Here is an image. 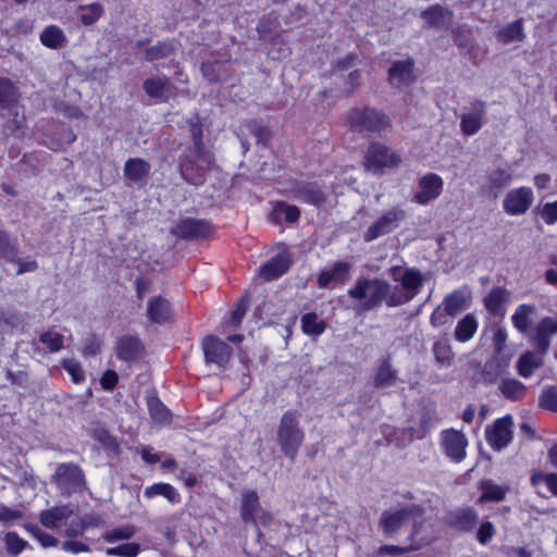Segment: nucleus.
Listing matches in <instances>:
<instances>
[{
  "instance_id": "obj_19",
  "label": "nucleus",
  "mask_w": 557,
  "mask_h": 557,
  "mask_svg": "<svg viewBox=\"0 0 557 557\" xmlns=\"http://www.w3.org/2000/svg\"><path fill=\"white\" fill-rule=\"evenodd\" d=\"M510 302V293L502 287L493 288L484 298L485 308L494 315L504 317L507 305Z\"/></svg>"
},
{
  "instance_id": "obj_56",
  "label": "nucleus",
  "mask_w": 557,
  "mask_h": 557,
  "mask_svg": "<svg viewBox=\"0 0 557 557\" xmlns=\"http://www.w3.org/2000/svg\"><path fill=\"white\" fill-rule=\"evenodd\" d=\"M0 256L13 260L15 252L11 246L8 235L4 232H0Z\"/></svg>"
},
{
  "instance_id": "obj_42",
  "label": "nucleus",
  "mask_w": 557,
  "mask_h": 557,
  "mask_svg": "<svg viewBox=\"0 0 557 557\" xmlns=\"http://www.w3.org/2000/svg\"><path fill=\"white\" fill-rule=\"evenodd\" d=\"M511 181L512 171L509 168H497L488 174V182L492 188H502Z\"/></svg>"
},
{
  "instance_id": "obj_47",
  "label": "nucleus",
  "mask_w": 557,
  "mask_h": 557,
  "mask_svg": "<svg viewBox=\"0 0 557 557\" xmlns=\"http://www.w3.org/2000/svg\"><path fill=\"white\" fill-rule=\"evenodd\" d=\"M433 352L436 360L443 366H449L453 361L450 346L445 342H436L433 346Z\"/></svg>"
},
{
  "instance_id": "obj_25",
  "label": "nucleus",
  "mask_w": 557,
  "mask_h": 557,
  "mask_svg": "<svg viewBox=\"0 0 557 557\" xmlns=\"http://www.w3.org/2000/svg\"><path fill=\"white\" fill-rule=\"evenodd\" d=\"M480 490L482 492L478 503L482 504L485 502H500L505 498L508 493V486L498 485L490 480L482 481L480 484Z\"/></svg>"
},
{
  "instance_id": "obj_31",
  "label": "nucleus",
  "mask_w": 557,
  "mask_h": 557,
  "mask_svg": "<svg viewBox=\"0 0 557 557\" xmlns=\"http://www.w3.org/2000/svg\"><path fill=\"white\" fill-rule=\"evenodd\" d=\"M148 409L154 423L164 425L171 422L172 414L170 410L157 397L148 398Z\"/></svg>"
},
{
  "instance_id": "obj_44",
  "label": "nucleus",
  "mask_w": 557,
  "mask_h": 557,
  "mask_svg": "<svg viewBox=\"0 0 557 557\" xmlns=\"http://www.w3.org/2000/svg\"><path fill=\"white\" fill-rule=\"evenodd\" d=\"M423 18L429 25H442L449 17V13L441 7H432L422 13Z\"/></svg>"
},
{
  "instance_id": "obj_55",
  "label": "nucleus",
  "mask_w": 557,
  "mask_h": 557,
  "mask_svg": "<svg viewBox=\"0 0 557 557\" xmlns=\"http://www.w3.org/2000/svg\"><path fill=\"white\" fill-rule=\"evenodd\" d=\"M30 531L44 547H50L57 544V540L52 535L45 533L37 527H33Z\"/></svg>"
},
{
  "instance_id": "obj_22",
  "label": "nucleus",
  "mask_w": 557,
  "mask_h": 557,
  "mask_svg": "<svg viewBox=\"0 0 557 557\" xmlns=\"http://www.w3.org/2000/svg\"><path fill=\"white\" fill-rule=\"evenodd\" d=\"M147 314L152 322L164 323L172 314L170 304L162 297H153L148 302Z\"/></svg>"
},
{
  "instance_id": "obj_39",
  "label": "nucleus",
  "mask_w": 557,
  "mask_h": 557,
  "mask_svg": "<svg viewBox=\"0 0 557 557\" xmlns=\"http://www.w3.org/2000/svg\"><path fill=\"white\" fill-rule=\"evenodd\" d=\"M18 98V91L17 88L14 86V84L7 79L1 78L0 79V104L2 107H10L11 104L15 103Z\"/></svg>"
},
{
  "instance_id": "obj_7",
  "label": "nucleus",
  "mask_w": 557,
  "mask_h": 557,
  "mask_svg": "<svg viewBox=\"0 0 557 557\" xmlns=\"http://www.w3.org/2000/svg\"><path fill=\"white\" fill-rule=\"evenodd\" d=\"M401 162L400 156L388 147L373 143L368 148L364 168L374 174H381L386 169L397 168Z\"/></svg>"
},
{
  "instance_id": "obj_58",
  "label": "nucleus",
  "mask_w": 557,
  "mask_h": 557,
  "mask_svg": "<svg viewBox=\"0 0 557 557\" xmlns=\"http://www.w3.org/2000/svg\"><path fill=\"white\" fill-rule=\"evenodd\" d=\"M100 383L103 388L111 389L117 383V374L114 371H107L103 373Z\"/></svg>"
},
{
  "instance_id": "obj_26",
  "label": "nucleus",
  "mask_w": 557,
  "mask_h": 557,
  "mask_svg": "<svg viewBox=\"0 0 557 557\" xmlns=\"http://www.w3.org/2000/svg\"><path fill=\"white\" fill-rule=\"evenodd\" d=\"M144 495L147 498L163 496L172 504H177L181 502V495L177 490L168 483H154L150 486H147L144 491Z\"/></svg>"
},
{
  "instance_id": "obj_34",
  "label": "nucleus",
  "mask_w": 557,
  "mask_h": 557,
  "mask_svg": "<svg viewBox=\"0 0 557 557\" xmlns=\"http://www.w3.org/2000/svg\"><path fill=\"white\" fill-rule=\"evenodd\" d=\"M325 322L315 313H307L301 318L302 332L309 336L318 337L325 330Z\"/></svg>"
},
{
  "instance_id": "obj_51",
  "label": "nucleus",
  "mask_w": 557,
  "mask_h": 557,
  "mask_svg": "<svg viewBox=\"0 0 557 557\" xmlns=\"http://www.w3.org/2000/svg\"><path fill=\"white\" fill-rule=\"evenodd\" d=\"M541 407L557 411V387L546 388L540 397Z\"/></svg>"
},
{
  "instance_id": "obj_24",
  "label": "nucleus",
  "mask_w": 557,
  "mask_h": 557,
  "mask_svg": "<svg viewBox=\"0 0 557 557\" xmlns=\"http://www.w3.org/2000/svg\"><path fill=\"white\" fill-rule=\"evenodd\" d=\"M469 294L463 290H455L445 297L441 304L449 317L457 315L460 311L467 309L469 301Z\"/></svg>"
},
{
  "instance_id": "obj_15",
  "label": "nucleus",
  "mask_w": 557,
  "mask_h": 557,
  "mask_svg": "<svg viewBox=\"0 0 557 557\" xmlns=\"http://www.w3.org/2000/svg\"><path fill=\"white\" fill-rule=\"evenodd\" d=\"M206 360L223 366L231 357V347L216 336H208L202 342Z\"/></svg>"
},
{
  "instance_id": "obj_21",
  "label": "nucleus",
  "mask_w": 557,
  "mask_h": 557,
  "mask_svg": "<svg viewBox=\"0 0 557 557\" xmlns=\"http://www.w3.org/2000/svg\"><path fill=\"white\" fill-rule=\"evenodd\" d=\"M39 40L42 46L52 50L62 49L67 42L64 32L57 25L46 26L39 35Z\"/></svg>"
},
{
  "instance_id": "obj_16",
  "label": "nucleus",
  "mask_w": 557,
  "mask_h": 557,
  "mask_svg": "<svg viewBox=\"0 0 557 557\" xmlns=\"http://www.w3.org/2000/svg\"><path fill=\"white\" fill-rule=\"evenodd\" d=\"M290 264V256L286 249L278 252L270 261L259 268L258 275L264 281L277 278L284 274Z\"/></svg>"
},
{
  "instance_id": "obj_49",
  "label": "nucleus",
  "mask_w": 557,
  "mask_h": 557,
  "mask_svg": "<svg viewBox=\"0 0 557 557\" xmlns=\"http://www.w3.org/2000/svg\"><path fill=\"white\" fill-rule=\"evenodd\" d=\"M62 364L73 382L81 383L85 380V372L78 361L75 359H64Z\"/></svg>"
},
{
  "instance_id": "obj_29",
  "label": "nucleus",
  "mask_w": 557,
  "mask_h": 557,
  "mask_svg": "<svg viewBox=\"0 0 557 557\" xmlns=\"http://www.w3.org/2000/svg\"><path fill=\"white\" fill-rule=\"evenodd\" d=\"M478 321L472 314H467L456 325L455 338L460 343L470 341L478 330Z\"/></svg>"
},
{
  "instance_id": "obj_36",
  "label": "nucleus",
  "mask_w": 557,
  "mask_h": 557,
  "mask_svg": "<svg viewBox=\"0 0 557 557\" xmlns=\"http://www.w3.org/2000/svg\"><path fill=\"white\" fill-rule=\"evenodd\" d=\"M502 394L511 400H518L525 394V386L520 381L509 379L504 380L499 386Z\"/></svg>"
},
{
  "instance_id": "obj_46",
  "label": "nucleus",
  "mask_w": 557,
  "mask_h": 557,
  "mask_svg": "<svg viewBox=\"0 0 557 557\" xmlns=\"http://www.w3.org/2000/svg\"><path fill=\"white\" fill-rule=\"evenodd\" d=\"M297 194L301 200L311 203H318L323 198V193L312 183L299 188Z\"/></svg>"
},
{
  "instance_id": "obj_11",
  "label": "nucleus",
  "mask_w": 557,
  "mask_h": 557,
  "mask_svg": "<svg viewBox=\"0 0 557 557\" xmlns=\"http://www.w3.org/2000/svg\"><path fill=\"white\" fill-rule=\"evenodd\" d=\"M512 418L505 416L497 419L493 425L485 430V437L490 446L500 450L508 445L512 436Z\"/></svg>"
},
{
  "instance_id": "obj_52",
  "label": "nucleus",
  "mask_w": 557,
  "mask_h": 557,
  "mask_svg": "<svg viewBox=\"0 0 557 557\" xmlns=\"http://www.w3.org/2000/svg\"><path fill=\"white\" fill-rule=\"evenodd\" d=\"M5 545L11 554L17 555L25 548L26 542L22 540L16 533L9 532L5 535Z\"/></svg>"
},
{
  "instance_id": "obj_27",
  "label": "nucleus",
  "mask_w": 557,
  "mask_h": 557,
  "mask_svg": "<svg viewBox=\"0 0 557 557\" xmlns=\"http://www.w3.org/2000/svg\"><path fill=\"white\" fill-rule=\"evenodd\" d=\"M299 216V209L285 202H272L271 220L275 223L283 221L292 223Z\"/></svg>"
},
{
  "instance_id": "obj_5",
  "label": "nucleus",
  "mask_w": 557,
  "mask_h": 557,
  "mask_svg": "<svg viewBox=\"0 0 557 557\" xmlns=\"http://www.w3.org/2000/svg\"><path fill=\"white\" fill-rule=\"evenodd\" d=\"M389 285L381 280H359L348 294L357 301L358 312L371 309L387 296Z\"/></svg>"
},
{
  "instance_id": "obj_57",
  "label": "nucleus",
  "mask_w": 557,
  "mask_h": 557,
  "mask_svg": "<svg viewBox=\"0 0 557 557\" xmlns=\"http://www.w3.org/2000/svg\"><path fill=\"white\" fill-rule=\"evenodd\" d=\"M448 314L445 310V308L440 305L432 313L431 315V323L433 326H442L445 323L448 322Z\"/></svg>"
},
{
  "instance_id": "obj_23",
  "label": "nucleus",
  "mask_w": 557,
  "mask_h": 557,
  "mask_svg": "<svg viewBox=\"0 0 557 557\" xmlns=\"http://www.w3.org/2000/svg\"><path fill=\"white\" fill-rule=\"evenodd\" d=\"M536 313L534 305L522 304L517 307L511 317L512 325L521 333H525Z\"/></svg>"
},
{
  "instance_id": "obj_1",
  "label": "nucleus",
  "mask_w": 557,
  "mask_h": 557,
  "mask_svg": "<svg viewBox=\"0 0 557 557\" xmlns=\"http://www.w3.org/2000/svg\"><path fill=\"white\" fill-rule=\"evenodd\" d=\"M408 523H412L411 537L417 542L414 549L419 548L422 543H429L434 537L433 532H429L430 523L421 520V510L417 505L385 512L381 519L384 532L388 535L396 533Z\"/></svg>"
},
{
  "instance_id": "obj_43",
  "label": "nucleus",
  "mask_w": 557,
  "mask_h": 557,
  "mask_svg": "<svg viewBox=\"0 0 557 557\" xmlns=\"http://www.w3.org/2000/svg\"><path fill=\"white\" fill-rule=\"evenodd\" d=\"M140 552V546L137 543H124L115 547H109L106 549L108 556L119 557H136Z\"/></svg>"
},
{
  "instance_id": "obj_63",
  "label": "nucleus",
  "mask_w": 557,
  "mask_h": 557,
  "mask_svg": "<svg viewBox=\"0 0 557 557\" xmlns=\"http://www.w3.org/2000/svg\"><path fill=\"white\" fill-rule=\"evenodd\" d=\"M550 182V177L547 174H539L534 177V185L539 189H545Z\"/></svg>"
},
{
  "instance_id": "obj_30",
  "label": "nucleus",
  "mask_w": 557,
  "mask_h": 557,
  "mask_svg": "<svg viewBox=\"0 0 557 557\" xmlns=\"http://www.w3.org/2000/svg\"><path fill=\"white\" fill-rule=\"evenodd\" d=\"M169 79L165 76H157L145 81L144 89L148 96L156 99L166 97L169 92Z\"/></svg>"
},
{
  "instance_id": "obj_62",
  "label": "nucleus",
  "mask_w": 557,
  "mask_h": 557,
  "mask_svg": "<svg viewBox=\"0 0 557 557\" xmlns=\"http://www.w3.org/2000/svg\"><path fill=\"white\" fill-rule=\"evenodd\" d=\"M100 350V344L96 339H91L89 343H86L83 348V354L85 356L96 355Z\"/></svg>"
},
{
  "instance_id": "obj_54",
  "label": "nucleus",
  "mask_w": 557,
  "mask_h": 557,
  "mask_svg": "<svg viewBox=\"0 0 557 557\" xmlns=\"http://www.w3.org/2000/svg\"><path fill=\"white\" fill-rule=\"evenodd\" d=\"M495 534L494 525L491 522H483L478 531V540L481 544H486Z\"/></svg>"
},
{
  "instance_id": "obj_35",
  "label": "nucleus",
  "mask_w": 557,
  "mask_h": 557,
  "mask_svg": "<svg viewBox=\"0 0 557 557\" xmlns=\"http://www.w3.org/2000/svg\"><path fill=\"white\" fill-rule=\"evenodd\" d=\"M207 226L195 220H183L177 226L176 233L183 237H202L206 235Z\"/></svg>"
},
{
  "instance_id": "obj_8",
  "label": "nucleus",
  "mask_w": 557,
  "mask_h": 557,
  "mask_svg": "<svg viewBox=\"0 0 557 557\" xmlns=\"http://www.w3.org/2000/svg\"><path fill=\"white\" fill-rule=\"evenodd\" d=\"M406 212L401 208L394 207L383 212L363 233L366 242H372L381 236L392 233L405 220Z\"/></svg>"
},
{
  "instance_id": "obj_60",
  "label": "nucleus",
  "mask_w": 557,
  "mask_h": 557,
  "mask_svg": "<svg viewBox=\"0 0 557 557\" xmlns=\"http://www.w3.org/2000/svg\"><path fill=\"white\" fill-rule=\"evenodd\" d=\"M63 549L73 554H78L81 552H87L88 547L82 542L67 541L63 544Z\"/></svg>"
},
{
  "instance_id": "obj_2",
  "label": "nucleus",
  "mask_w": 557,
  "mask_h": 557,
  "mask_svg": "<svg viewBox=\"0 0 557 557\" xmlns=\"http://www.w3.org/2000/svg\"><path fill=\"white\" fill-rule=\"evenodd\" d=\"M557 334V317L543 318L534 329L533 341L537 351H527L517 361V371L523 377H530L543 366V357L549 348L550 337Z\"/></svg>"
},
{
  "instance_id": "obj_9",
  "label": "nucleus",
  "mask_w": 557,
  "mask_h": 557,
  "mask_svg": "<svg viewBox=\"0 0 557 557\" xmlns=\"http://www.w3.org/2000/svg\"><path fill=\"white\" fill-rule=\"evenodd\" d=\"M534 201V193L531 187L521 186L509 189L503 199V210L511 216L522 215L528 212Z\"/></svg>"
},
{
  "instance_id": "obj_28",
  "label": "nucleus",
  "mask_w": 557,
  "mask_h": 557,
  "mask_svg": "<svg viewBox=\"0 0 557 557\" xmlns=\"http://www.w3.org/2000/svg\"><path fill=\"white\" fill-rule=\"evenodd\" d=\"M349 272V265L346 262H337L331 270L323 271L318 277L320 287H326L331 282H344Z\"/></svg>"
},
{
  "instance_id": "obj_12",
  "label": "nucleus",
  "mask_w": 557,
  "mask_h": 557,
  "mask_svg": "<svg viewBox=\"0 0 557 557\" xmlns=\"http://www.w3.org/2000/svg\"><path fill=\"white\" fill-rule=\"evenodd\" d=\"M444 182L442 177L435 173H429L419 180V190L414 199L420 205H428L436 199L443 190Z\"/></svg>"
},
{
  "instance_id": "obj_48",
  "label": "nucleus",
  "mask_w": 557,
  "mask_h": 557,
  "mask_svg": "<svg viewBox=\"0 0 557 557\" xmlns=\"http://www.w3.org/2000/svg\"><path fill=\"white\" fill-rule=\"evenodd\" d=\"M135 532H136V529L134 527L126 525V527H122V528L114 529L112 531L107 532L103 537L108 543H113L116 541L128 540V539L133 537Z\"/></svg>"
},
{
  "instance_id": "obj_17",
  "label": "nucleus",
  "mask_w": 557,
  "mask_h": 557,
  "mask_svg": "<svg viewBox=\"0 0 557 557\" xmlns=\"http://www.w3.org/2000/svg\"><path fill=\"white\" fill-rule=\"evenodd\" d=\"M242 512L245 520H252L263 524L271 520V515L260 509L258 495L252 491L243 494Z\"/></svg>"
},
{
  "instance_id": "obj_61",
  "label": "nucleus",
  "mask_w": 557,
  "mask_h": 557,
  "mask_svg": "<svg viewBox=\"0 0 557 557\" xmlns=\"http://www.w3.org/2000/svg\"><path fill=\"white\" fill-rule=\"evenodd\" d=\"M36 268H37V263L35 260L27 259L25 261H18L16 273L22 274L25 272H32V271L36 270Z\"/></svg>"
},
{
  "instance_id": "obj_4",
  "label": "nucleus",
  "mask_w": 557,
  "mask_h": 557,
  "mask_svg": "<svg viewBox=\"0 0 557 557\" xmlns=\"http://www.w3.org/2000/svg\"><path fill=\"white\" fill-rule=\"evenodd\" d=\"M41 523L52 530L64 528V533L69 536H76L84 532L85 524L71 506L55 507L40 515Z\"/></svg>"
},
{
  "instance_id": "obj_33",
  "label": "nucleus",
  "mask_w": 557,
  "mask_h": 557,
  "mask_svg": "<svg viewBox=\"0 0 557 557\" xmlns=\"http://www.w3.org/2000/svg\"><path fill=\"white\" fill-rule=\"evenodd\" d=\"M149 170V164L143 159H131L124 168L125 176L135 182L143 180Z\"/></svg>"
},
{
  "instance_id": "obj_14",
  "label": "nucleus",
  "mask_w": 557,
  "mask_h": 557,
  "mask_svg": "<svg viewBox=\"0 0 557 557\" xmlns=\"http://www.w3.org/2000/svg\"><path fill=\"white\" fill-rule=\"evenodd\" d=\"M54 479L57 484L67 493L78 488L84 482L82 470L77 466L71 463L59 466L54 474Z\"/></svg>"
},
{
  "instance_id": "obj_10",
  "label": "nucleus",
  "mask_w": 557,
  "mask_h": 557,
  "mask_svg": "<svg viewBox=\"0 0 557 557\" xmlns=\"http://www.w3.org/2000/svg\"><path fill=\"white\" fill-rule=\"evenodd\" d=\"M350 126L355 131H383L388 125L387 117L372 109H356L349 114Z\"/></svg>"
},
{
  "instance_id": "obj_41",
  "label": "nucleus",
  "mask_w": 557,
  "mask_h": 557,
  "mask_svg": "<svg viewBox=\"0 0 557 557\" xmlns=\"http://www.w3.org/2000/svg\"><path fill=\"white\" fill-rule=\"evenodd\" d=\"M79 20L84 25H91L103 14V8L99 3L79 7Z\"/></svg>"
},
{
  "instance_id": "obj_40",
  "label": "nucleus",
  "mask_w": 557,
  "mask_h": 557,
  "mask_svg": "<svg viewBox=\"0 0 557 557\" xmlns=\"http://www.w3.org/2000/svg\"><path fill=\"white\" fill-rule=\"evenodd\" d=\"M396 382V371L393 367L384 361L377 369L375 375V385L379 387H388Z\"/></svg>"
},
{
  "instance_id": "obj_45",
  "label": "nucleus",
  "mask_w": 557,
  "mask_h": 557,
  "mask_svg": "<svg viewBox=\"0 0 557 557\" xmlns=\"http://www.w3.org/2000/svg\"><path fill=\"white\" fill-rule=\"evenodd\" d=\"M40 342L46 345L50 351L55 352L63 348L64 337L55 331H48L40 335Z\"/></svg>"
},
{
  "instance_id": "obj_13",
  "label": "nucleus",
  "mask_w": 557,
  "mask_h": 557,
  "mask_svg": "<svg viewBox=\"0 0 557 557\" xmlns=\"http://www.w3.org/2000/svg\"><path fill=\"white\" fill-rule=\"evenodd\" d=\"M442 444L446 455L459 462L466 456L468 442L465 435L456 430H447L442 433Z\"/></svg>"
},
{
  "instance_id": "obj_53",
  "label": "nucleus",
  "mask_w": 557,
  "mask_h": 557,
  "mask_svg": "<svg viewBox=\"0 0 557 557\" xmlns=\"http://www.w3.org/2000/svg\"><path fill=\"white\" fill-rule=\"evenodd\" d=\"M173 51V48L171 45L168 44H158L147 51V59L148 60H157L161 58L169 57Z\"/></svg>"
},
{
  "instance_id": "obj_3",
  "label": "nucleus",
  "mask_w": 557,
  "mask_h": 557,
  "mask_svg": "<svg viewBox=\"0 0 557 557\" xmlns=\"http://www.w3.org/2000/svg\"><path fill=\"white\" fill-rule=\"evenodd\" d=\"M305 432L300 428V414L296 411H286L280 419L276 430V443L290 460H294L304 444Z\"/></svg>"
},
{
  "instance_id": "obj_59",
  "label": "nucleus",
  "mask_w": 557,
  "mask_h": 557,
  "mask_svg": "<svg viewBox=\"0 0 557 557\" xmlns=\"http://www.w3.org/2000/svg\"><path fill=\"white\" fill-rule=\"evenodd\" d=\"M21 517V513L15 510H11L4 506H0V522L9 523Z\"/></svg>"
},
{
  "instance_id": "obj_6",
  "label": "nucleus",
  "mask_w": 557,
  "mask_h": 557,
  "mask_svg": "<svg viewBox=\"0 0 557 557\" xmlns=\"http://www.w3.org/2000/svg\"><path fill=\"white\" fill-rule=\"evenodd\" d=\"M391 276L401 286L403 292L391 295L389 305H399L411 300L422 286V275L414 269L394 267L391 269Z\"/></svg>"
},
{
  "instance_id": "obj_64",
  "label": "nucleus",
  "mask_w": 557,
  "mask_h": 557,
  "mask_svg": "<svg viewBox=\"0 0 557 557\" xmlns=\"http://www.w3.org/2000/svg\"><path fill=\"white\" fill-rule=\"evenodd\" d=\"M245 306L243 304H238V306L235 308V310L232 312V323L233 324H238L244 314H245Z\"/></svg>"
},
{
  "instance_id": "obj_50",
  "label": "nucleus",
  "mask_w": 557,
  "mask_h": 557,
  "mask_svg": "<svg viewBox=\"0 0 557 557\" xmlns=\"http://www.w3.org/2000/svg\"><path fill=\"white\" fill-rule=\"evenodd\" d=\"M540 218L548 225L557 222V200L543 203L539 209Z\"/></svg>"
},
{
  "instance_id": "obj_37",
  "label": "nucleus",
  "mask_w": 557,
  "mask_h": 557,
  "mask_svg": "<svg viewBox=\"0 0 557 557\" xmlns=\"http://www.w3.org/2000/svg\"><path fill=\"white\" fill-rule=\"evenodd\" d=\"M531 483L536 488L545 486L553 495L557 496V474L535 472L531 476Z\"/></svg>"
},
{
  "instance_id": "obj_20",
  "label": "nucleus",
  "mask_w": 557,
  "mask_h": 557,
  "mask_svg": "<svg viewBox=\"0 0 557 557\" xmlns=\"http://www.w3.org/2000/svg\"><path fill=\"white\" fill-rule=\"evenodd\" d=\"M413 62L410 59L396 62L389 70V81L393 85L401 87L413 81Z\"/></svg>"
},
{
  "instance_id": "obj_32",
  "label": "nucleus",
  "mask_w": 557,
  "mask_h": 557,
  "mask_svg": "<svg viewBox=\"0 0 557 557\" xmlns=\"http://www.w3.org/2000/svg\"><path fill=\"white\" fill-rule=\"evenodd\" d=\"M117 356L124 360L136 358L140 350L141 344L135 337H124L117 343Z\"/></svg>"
},
{
  "instance_id": "obj_38",
  "label": "nucleus",
  "mask_w": 557,
  "mask_h": 557,
  "mask_svg": "<svg viewBox=\"0 0 557 557\" xmlns=\"http://www.w3.org/2000/svg\"><path fill=\"white\" fill-rule=\"evenodd\" d=\"M497 38L503 44L521 40L523 38L522 22L520 20L507 25L499 30Z\"/></svg>"
},
{
  "instance_id": "obj_18",
  "label": "nucleus",
  "mask_w": 557,
  "mask_h": 557,
  "mask_svg": "<svg viewBox=\"0 0 557 557\" xmlns=\"http://www.w3.org/2000/svg\"><path fill=\"white\" fill-rule=\"evenodd\" d=\"M485 114V104L482 101H475L471 110L463 113L460 117V128L463 135L471 136L478 133L482 126Z\"/></svg>"
}]
</instances>
